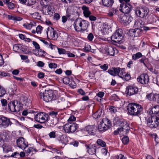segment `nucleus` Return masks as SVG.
I'll list each match as a JSON object with an SVG mask.
<instances>
[{
	"label": "nucleus",
	"instance_id": "f257e3e1",
	"mask_svg": "<svg viewBox=\"0 0 159 159\" xmlns=\"http://www.w3.org/2000/svg\"><path fill=\"white\" fill-rule=\"evenodd\" d=\"M128 114L132 116H139L143 111L142 107L135 103H129L127 106Z\"/></svg>",
	"mask_w": 159,
	"mask_h": 159
},
{
	"label": "nucleus",
	"instance_id": "f03ea898",
	"mask_svg": "<svg viewBox=\"0 0 159 159\" xmlns=\"http://www.w3.org/2000/svg\"><path fill=\"white\" fill-rule=\"evenodd\" d=\"M89 25L88 21L81 18H78L75 20L73 26L76 31L83 32L87 30Z\"/></svg>",
	"mask_w": 159,
	"mask_h": 159
},
{
	"label": "nucleus",
	"instance_id": "7ed1b4c3",
	"mask_svg": "<svg viewBox=\"0 0 159 159\" xmlns=\"http://www.w3.org/2000/svg\"><path fill=\"white\" fill-rule=\"evenodd\" d=\"M134 11L136 16L143 19L146 18L149 14V10L146 7H136Z\"/></svg>",
	"mask_w": 159,
	"mask_h": 159
},
{
	"label": "nucleus",
	"instance_id": "20e7f679",
	"mask_svg": "<svg viewBox=\"0 0 159 159\" xmlns=\"http://www.w3.org/2000/svg\"><path fill=\"white\" fill-rule=\"evenodd\" d=\"M120 3L119 10L124 13L128 14L133 9L132 6L129 2L130 0H119Z\"/></svg>",
	"mask_w": 159,
	"mask_h": 159
},
{
	"label": "nucleus",
	"instance_id": "39448f33",
	"mask_svg": "<svg viewBox=\"0 0 159 159\" xmlns=\"http://www.w3.org/2000/svg\"><path fill=\"white\" fill-rule=\"evenodd\" d=\"M39 96L41 99H42L46 102L51 101L56 98V96L51 91L45 90L44 93L40 92L39 94Z\"/></svg>",
	"mask_w": 159,
	"mask_h": 159
},
{
	"label": "nucleus",
	"instance_id": "423d86ee",
	"mask_svg": "<svg viewBox=\"0 0 159 159\" xmlns=\"http://www.w3.org/2000/svg\"><path fill=\"white\" fill-rule=\"evenodd\" d=\"M147 125L151 128H156L159 125V118L156 116H152L146 119Z\"/></svg>",
	"mask_w": 159,
	"mask_h": 159
},
{
	"label": "nucleus",
	"instance_id": "0eeeda50",
	"mask_svg": "<svg viewBox=\"0 0 159 159\" xmlns=\"http://www.w3.org/2000/svg\"><path fill=\"white\" fill-rule=\"evenodd\" d=\"M112 126L110 120L108 119L104 118L100 122L98 126V130L101 132H104L109 129Z\"/></svg>",
	"mask_w": 159,
	"mask_h": 159
},
{
	"label": "nucleus",
	"instance_id": "6e6552de",
	"mask_svg": "<svg viewBox=\"0 0 159 159\" xmlns=\"http://www.w3.org/2000/svg\"><path fill=\"white\" fill-rule=\"evenodd\" d=\"M78 125L73 122H68L63 126V129L65 133H73L77 130Z\"/></svg>",
	"mask_w": 159,
	"mask_h": 159
},
{
	"label": "nucleus",
	"instance_id": "1a4fd4ad",
	"mask_svg": "<svg viewBox=\"0 0 159 159\" xmlns=\"http://www.w3.org/2000/svg\"><path fill=\"white\" fill-rule=\"evenodd\" d=\"M48 115L45 112L38 113L34 117V120L38 122L43 124L47 122L48 119Z\"/></svg>",
	"mask_w": 159,
	"mask_h": 159
},
{
	"label": "nucleus",
	"instance_id": "9d476101",
	"mask_svg": "<svg viewBox=\"0 0 159 159\" xmlns=\"http://www.w3.org/2000/svg\"><path fill=\"white\" fill-rule=\"evenodd\" d=\"M20 103L17 100L12 101L8 104V109L12 112H18L20 110Z\"/></svg>",
	"mask_w": 159,
	"mask_h": 159
},
{
	"label": "nucleus",
	"instance_id": "9b49d317",
	"mask_svg": "<svg viewBox=\"0 0 159 159\" xmlns=\"http://www.w3.org/2000/svg\"><path fill=\"white\" fill-rule=\"evenodd\" d=\"M46 33L48 38L49 39L55 40L57 38V32L51 27H49L47 29Z\"/></svg>",
	"mask_w": 159,
	"mask_h": 159
},
{
	"label": "nucleus",
	"instance_id": "f8f14e48",
	"mask_svg": "<svg viewBox=\"0 0 159 159\" xmlns=\"http://www.w3.org/2000/svg\"><path fill=\"white\" fill-rule=\"evenodd\" d=\"M122 34L123 32H121V30H116L111 36V40L116 43H119L123 39Z\"/></svg>",
	"mask_w": 159,
	"mask_h": 159
},
{
	"label": "nucleus",
	"instance_id": "ddd939ff",
	"mask_svg": "<svg viewBox=\"0 0 159 159\" xmlns=\"http://www.w3.org/2000/svg\"><path fill=\"white\" fill-rule=\"evenodd\" d=\"M138 91V88L134 85H130L127 86L126 89V94L129 96L137 93Z\"/></svg>",
	"mask_w": 159,
	"mask_h": 159
},
{
	"label": "nucleus",
	"instance_id": "4468645a",
	"mask_svg": "<svg viewBox=\"0 0 159 159\" xmlns=\"http://www.w3.org/2000/svg\"><path fill=\"white\" fill-rule=\"evenodd\" d=\"M119 68L120 72L117 74V75L124 80L128 81L130 80L131 77L130 74L125 72V68L121 69L120 67Z\"/></svg>",
	"mask_w": 159,
	"mask_h": 159
},
{
	"label": "nucleus",
	"instance_id": "2eb2a0df",
	"mask_svg": "<svg viewBox=\"0 0 159 159\" xmlns=\"http://www.w3.org/2000/svg\"><path fill=\"white\" fill-rule=\"evenodd\" d=\"M54 9V7L52 6L48 5L44 7H42L41 11L44 15L52 16L53 13Z\"/></svg>",
	"mask_w": 159,
	"mask_h": 159
},
{
	"label": "nucleus",
	"instance_id": "dca6fc26",
	"mask_svg": "<svg viewBox=\"0 0 159 159\" xmlns=\"http://www.w3.org/2000/svg\"><path fill=\"white\" fill-rule=\"evenodd\" d=\"M120 18L121 23L125 25L129 24L133 20L132 17L129 15H121Z\"/></svg>",
	"mask_w": 159,
	"mask_h": 159
},
{
	"label": "nucleus",
	"instance_id": "f3484780",
	"mask_svg": "<svg viewBox=\"0 0 159 159\" xmlns=\"http://www.w3.org/2000/svg\"><path fill=\"white\" fill-rule=\"evenodd\" d=\"M17 146L22 149H25L28 146V142L22 137L19 138L16 140Z\"/></svg>",
	"mask_w": 159,
	"mask_h": 159
},
{
	"label": "nucleus",
	"instance_id": "a211bd4d",
	"mask_svg": "<svg viewBox=\"0 0 159 159\" xmlns=\"http://www.w3.org/2000/svg\"><path fill=\"white\" fill-rule=\"evenodd\" d=\"M149 80L148 75L146 74H141L137 78L138 81L143 84H147L149 82Z\"/></svg>",
	"mask_w": 159,
	"mask_h": 159
},
{
	"label": "nucleus",
	"instance_id": "6ab92c4d",
	"mask_svg": "<svg viewBox=\"0 0 159 159\" xmlns=\"http://www.w3.org/2000/svg\"><path fill=\"white\" fill-rule=\"evenodd\" d=\"M11 122L10 121L9 119L4 116L1 117L0 120V125L4 128H5L11 125Z\"/></svg>",
	"mask_w": 159,
	"mask_h": 159
},
{
	"label": "nucleus",
	"instance_id": "aec40b11",
	"mask_svg": "<svg viewBox=\"0 0 159 159\" xmlns=\"http://www.w3.org/2000/svg\"><path fill=\"white\" fill-rule=\"evenodd\" d=\"M86 148L88 152L91 155L95 154L96 152L97 147L95 144L86 145Z\"/></svg>",
	"mask_w": 159,
	"mask_h": 159
},
{
	"label": "nucleus",
	"instance_id": "412c9836",
	"mask_svg": "<svg viewBox=\"0 0 159 159\" xmlns=\"http://www.w3.org/2000/svg\"><path fill=\"white\" fill-rule=\"evenodd\" d=\"M8 134L6 132H1L0 134V147H2L5 144L4 141L8 139Z\"/></svg>",
	"mask_w": 159,
	"mask_h": 159
},
{
	"label": "nucleus",
	"instance_id": "4be33fe9",
	"mask_svg": "<svg viewBox=\"0 0 159 159\" xmlns=\"http://www.w3.org/2000/svg\"><path fill=\"white\" fill-rule=\"evenodd\" d=\"M113 123L114 126H121L122 124H126V121L124 119H120L119 117H115L113 120Z\"/></svg>",
	"mask_w": 159,
	"mask_h": 159
},
{
	"label": "nucleus",
	"instance_id": "5701e85b",
	"mask_svg": "<svg viewBox=\"0 0 159 159\" xmlns=\"http://www.w3.org/2000/svg\"><path fill=\"white\" fill-rule=\"evenodd\" d=\"M149 112L150 114L159 116V105H156L150 108Z\"/></svg>",
	"mask_w": 159,
	"mask_h": 159
},
{
	"label": "nucleus",
	"instance_id": "b1692460",
	"mask_svg": "<svg viewBox=\"0 0 159 159\" xmlns=\"http://www.w3.org/2000/svg\"><path fill=\"white\" fill-rule=\"evenodd\" d=\"M119 70L120 69L119 68V67H112L109 69L107 71V72L111 75L115 76L117 75V74H118V73L120 72Z\"/></svg>",
	"mask_w": 159,
	"mask_h": 159
},
{
	"label": "nucleus",
	"instance_id": "393cba45",
	"mask_svg": "<svg viewBox=\"0 0 159 159\" xmlns=\"http://www.w3.org/2000/svg\"><path fill=\"white\" fill-rule=\"evenodd\" d=\"M105 52L108 55L113 56L115 55V48L111 46H107L106 48Z\"/></svg>",
	"mask_w": 159,
	"mask_h": 159
},
{
	"label": "nucleus",
	"instance_id": "a878e982",
	"mask_svg": "<svg viewBox=\"0 0 159 159\" xmlns=\"http://www.w3.org/2000/svg\"><path fill=\"white\" fill-rule=\"evenodd\" d=\"M82 9L83 11L84 16L86 18L89 17L91 13L89 10V7L85 6L82 7Z\"/></svg>",
	"mask_w": 159,
	"mask_h": 159
},
{
	"label": "nucleus",
	"instance_id": "bb28decb",
	"mask_svg": "<svg viewBox=\"0 0 159 159\" xmlns=\"http://www.w3.org/2000/svg\"><path fill=\"white\" fill-rule=\"evenodd\" d=\"M58 120V118H49L47 122H48V125L52 127L55 126L57 124Z\"/></svg>",
	"mask_w": 159,
	"mask_h": 159
},
{
	"label": "nucleus",
	"instance_id": "cd10ccee",
	"mask_svg": "<svg viewBox=\"0 0 159 159\" xmlns=\"http://www.w3.org/2000/svg\"><path fill=\"white\" fill-rule=\"evenodd\" d=\"M146 98L151 101H154L156 100L157 95L152 93H148L146 96Z\"/></svg>",
	"mask_w": 159,
	"mask_h": 159
},
{
	"label": "nucleus",
	"instance_id": "c85d7f7f",
	"mask_svg": "<svg viewBox=\"0 0 159 159\" xmlns=\"http://www.w3.org/2000/svg\"><path fill=\"white\" fill-rule=\"evenodd\" d=\"M103 5L107 7H111L113 5L114 2L113 0H102Z\"/></svg>",
	"mask_w": 159,
	"mask_h": 159
},
{
	"label": "nucleus",
	"instance_id": "c756f323",
	"mask_svg": "<svg viewBox=\"0 0 159 159\" xmlns=\"http://www.w3.org/2000/svg\"><path fill=\"white\" fill-rule=\"evenodd\" d=\"M23 45L18 44H14L13 46V51L16 52H19L21 51Z\"/></svg>",
	"mask_w": 159,
	"mask_h": 159
},
{
	"label": "nucleus",
	"instance_id": "7c9ffc66",
	"mask_svg": "<svg viewBox=\"0 0 159 159\" xmlns=\"http://www.w3.org/2000/svg\"><path fill=\"white\" fill-rule=\"evenodd\" d=\"M126 124H122L121 125V128H118V130H120L121 131H124L126 130L127 131L129 129V126L128 124L126 121Z\"/></svg>",
	"mask_w": 159,
	"mask_h": 159
},
{
	"label": "nucleus",
	"instance_id": "2f4dec72",
	"mask_svg": "<svg viewBox=\"0 0 159 159\" xmlns=\"http://www.w3.org/2000/svg\"><path fill=\"white\" fill-rule=\"evenodd\" d=\"M2 147L4 152L6 153H7L9 152L12 151L11 147L10 145L5 144Z\"/></svg>",
	"mask_w": 159,
	"mask_h": 159
},
{
	"label": "nucleus",
	"instance_id": "473e14b6",
	"mask_svg": "<svg viewBox=\"0 0 159 159\" xmlns=\"http://www.w3.org/2000/svg\"><path fill=\"white\" fill-rule=\"evenodd\" d=\"M110 29V26L107 24L105 23L103 24L102 31L105 34H107L108 31Z\"/></svg>",
	"mask_w": 159,
	"mask_h": 159
},
{
	"label": "nucleus",
	"instance_id": "72a5a7b5",
	"mask_svg": "<svg viewBox=\"0 0 159 159\" xmlns=\"http://www.w3.org/2000/svg\"><path fill=\"white\" fill-rule=\"evenodd\" d=\"M118 11L116 9L113 8L110 9L109 10L108 12L107 13V15L111 17L112 16L116 14L117 11Z\"/></svg>",
	"mask_w": 159,
	"mask_h": 159
},
{
	"label": "nucleus",
	"instance_id": "f704fd0d",
	"mask_svg": "<svg viewBox=\"0 0 159 159\" xmlns=\"http://www.w3.org/2000/svg\"><path fill=\"white\" fill-rule=\"evenodd\" d=\"M58 114V112L57 111H51L49 112V118H52L55 119L57 118V115Z\"/></svg>",
	"mask_w": 159,
	"mask_h": 159
},
{
	"label": "nucleus",
	"instance_id": "c9c22d12",
	"mask_svg": "<svg viewBox=\"0 0 159 159\" xmlns=\"http://www.w3.org/2000/svg\"><path fill=\"white\" fill-rule=\"evenodd\" d=\"M144 22L142 20L139 21H135L134 24V25L135 27H137L140 28H142L144 26Z\"/></svg>",
	"mask_w": 159,
	"mask_h": 159
},
{
	"label": "nucleus",
	"instance_id": "e433bc0d",
	"mask_svg": "<svg viewBox=\"0 0 159 159\" xmlns=\"http://www.w3.org/2000/svg\"><path fill=\"white\" fill-rule=\"evenodd\" d=\"M36 152V149L32 147H29L27 150H25V152L28 155H29L30 153H31V154H34Z\"/></svg>",
	"mask_w": 159,
	"mask_h": 159
},
{
	"label": "nucleus",
	"instance_id": "4c0bfd02",
	"mask_svg": "<svg viewBox=\"0 0 159 159\" xmlns=\"http://www.w3.org/2000/svg\"><path fill=\"white\" fill-rule=\"evenodd\" d=\"M142 56V55L141 52H138L135 54H134L132 56V59L134 60H137Z\"/></svg>",
	"mask_w": 159,
	"mask_h": 159
},
{
	"label": "nucleus",
	"instance_id": "58836bf2",
	"mask_svg": "<svg viewBox=\"0 0 159 159\" xmlns=\"http://www.w3.org/2000/svg\"><path fill=\"white\" fill-rule=\"evenodd\" d=\"M23 26L25 29L28 30H30L34 26L33 23L32 22H30V23H25L23 24Z\"/></svg>",
	"mask_w": 159,
	"mask_h": 159
},
{
	"label": "nucleus",
	"instance_id": "ea45409f",
	"mask_svg": "<svg viewBox=\"0 0 159 159\" xmlns=\"http://www.w3.org/2000/svg\"><path fill=\"white\" fill-rule=\"evenodd\" d=\"M96 143L98 145L101 147H105L106 146L105 142L101 139H98Z\"/></svg>",
	"mask_w": 159,
	"mask_h": 159
},
{
	"label": "nucleus",
	"instance_id": "a19ab883",
	"mask_svg": "<svg viewBox=\"0 0 159 159\" xmlns=\"http://www.w3.org/2000/svg\"><path fill=\"white\" fill-rule=\"evenodd\" d=\"M93 126L92 125H89L85 127V130L88 132L89 134H91L93 133Z\"/></svg>",
	"mask_w": 159,
	"mask_h": 159
},
{
	"label": "nucleus",
	"instance_id": "79ce46f5",
	"mask_svg": "<svg viewBox=\"0 0 159 159\" xmlns=\"http://www.w3.org/2000/svg\"><path fill=\"white\" fill-rule=\"evenodd\" d=\"M53 153H56L58 155H63V152L60 149L56 148H53L52 149Z\"/></svg>",
	"mask_w": 159,
	"mask_h": 159
},
{
	"label": "nucleus",
	"instance_id": "37998d69",
	"mask_svg": "<svg viewBox=\"0 0 159 159\" xmlns=\"http://www.w3.org/2000/svg\"><path fill=\"white\" fill-rule=\"evenodd\" d=\"M59 140L62 143L65 145L67 143V138L63 135L60 136Z\"/></svg>",
	"mask_w": 159,
	"mask_h": 159
},
{
	"label": "nucleus",
	"instance_id": "c03bdc74",
	"mask_svg": "<svg viewBox=\"0 0 159 159\" xmlns=\"http://www.w3.org/2000/svg\"><path fill=\"white\" fill-rule=\"evenodd\" d=\"M135 37L140 36L142 35L143 30L139 28L135 29Z\"/></svg>",
	"mask_w": 159,
	"mask_h": 159
},
{
	"label": "nucleus",
	"instance_id": "a18cd8bd",
	"mask_svg": "<svg viewBox=\"0 0 159 159\" xmlns=\"http://www.w3.org/2000/svg\"><path fill=\"white\" fill-rule=\"evenodd\" d=\"M6 91L5 89L0 86V97H3L6 93Z\"/></svg>",
	"mask_w": 159,
	"mask_h": 159
},
{
	"label": "nucleus",
	"instance_id": "49530a36",
	"mask_svg": "<svg viewBox=\"0 0 159 159\" xmlns=\"http://www.w3.org/2000/svg\"><path fill=\"white\" fill-rule=\"evenodd\" d=\"M38 55L39 57H44L46 54V53L42 49H40L38 50Z\"/></svg>",
	"mask_w": 159,
	"mask_h": 159
},
{
	"label": "nucleus",
	"instance_id": "de8ad7c7",
	"mask_svg": "<svg viewBox=\"0 0 159 159\" xmlns=\"http://www.w3.org/2000/svg\"><path fill=\"white\" fill-rule=\"evenodd\" d=\"M21 51H22L24 53L26 54H29L31 53V51H30L26 47H25L24 46H22V49H21Z\"/></svg>",
	"mask_w": 159,
	"mask_h": 159
},
{
	"label": "nucleus",
	"instance_id": "09e8293b",
	"mask_svg": "<svg viewBox=\"0 0 159 159\" xmlns=\"http://www.w3.org/2000/svg\"><path fill=\"white\" fill-rule=\"evenodd\" d=\"M32 17L35 19H39L40 17L39 13L38 12H35L31 14Z\"/></svg>",
	"mask_w": 159,
	"mask_h": 159
},
{
	"label": "nucleus",
	"instance_id": "8fccbe9b",
	"mask_svg": "<svg viewBox=\"0 0 159 159\" xmlns=\"http://www.w3.org/2000/svg\"><path fill=\"white\" fill-rule=\"evenodd\" d=\"M48 135L50 139H54L56 137V131H52L50 132Z\"/></svg>",
	"mask_w": 159,
	"mask_h": 159
},
{
	"label": "nucleus",
	"instance_id": "3c124183",
	"mask_svg": "<svg viewBox=\"0 0 159 159\" xmlns=\"http://www.w3.org/2000/svg\"><path fill=\"white\" fill-rule=\"evenodd\" d=\"M129 138L128 137H124L122 139V141L123 143L125 144H127L129 142Z\"/></svg>",
	"mask_w": 159,
	"mask_h": 159
},
{
	"label": "nucleus",
	"instance_id": "603ef678",
	"mask_svg": "<svg viewBox=\"0 0 159 159\" xmlns=\"http://www.w3.org/2000/svg\"><path fill=\"white\" fill-rule=\"evenodd\" d=\"M43 29V27L41 25H39L36 28V32L38 34H40Z\"/></svg>",
	"mask_w": 159,
	"mask_h": 159
},
{
	"label": "nucleus",
	"instance_id": "864d4df0",
	"mask_svg": "<svg viewBox=\"0 0 159 159\" xmlns=\"http://www.w3.org/2000/svg\"><path fill=\"white\" fill-rule=\"evenodd\" d=\"M109 109L111 111L114 113H115L117 111V108L113 106H109Z\"/></svg>",
	"mask_w": 159,
	"mask_h": 159
},
{
	"label": "nucleus",
	"instance_id": "5fc2aeb1",
	"mask_svg": "<svg viewBox=\"0 0 159 159\" xmlns=\"http://www.w3.org/2000/svg\"><path fill=\"white\" fill-rule=\"evenodd\" d=\"M101 113L100 112L97 111L93 114V118L96 119L100 118L101 116Z\"/></svg>",
	"mask_w": 159,
	"mask_h": 159
},
{
	"label": "nucleus",
	"instance_id": "6e6d98bb",
	"mask_svg": "<svg viewBox=\"0 0 159 159\" xmlns=\"http://www.w3.org/2000/svg\"><path fill=\"white\" fill-rule=\"evenodd\" d=\"M69 84L70 87L72 89L75 88L76 87V84L73 80H71Z\"/></svg>",
	"mask_w": 159,
	"mask_h": 159
},
{
	"label": "nucleus",
	"instance_id": "4d7b16f0",
	"mask_svg": "<svg viewBox=\"0 0 159 159\" xmlns=\"http://www.w3.org/2000/svg\"><path fill=\"white\" fill-rule=\"evenodd\" d=\"M100 68L103 71H106L108 68V65L107 64H105L103 65L100 66Z\"/></svg>",
	"mask_w": 159,
	"mask_h": 159
},
{
	"label": "nucleus",
	"instance_id": "13d9d810",
	"mask_svg": "<svg viewBox=\"0 0 159 159\" xmlns=\"http://www.w3.org/2000/svg\"><path fill=\"white\" fill-rule=\"evenodd\" d=\"M40 4L42 7H44L48 5L47 4V2L46 0H41L40 2Z\"/></svg>",
	"mask_w": 159,
	"mask_h": 159
},
{
	"label": "nucleus",
	"instance_id": "bf43d9fd",
	"mask_svg": "<svg viewBox=\"0 0 159 159\" xmlns=\"http://www.w3.org/2000/svg\"><path fill=\"white\" fill-rule=\"evenodd\" d=\"M7 7L11 9H13L14 8L15 5L14 4L11 2H9L7 5Z\"/></svg>",
	"mask_w": 159,
	"mask_h": 159
},
{
	"label": "nucleus",
	"instance_id": "052dcab7",
	"mask_svg": "<svg viewBox=\"0 0 159 159\" xmlns=\"http://www.w3.org/2000/svg\"><path fill=\"white\" fill-rule=\"evenodd\" d=\"M135 29L130 30L129 32L130 36L133 37H135Z\"/></svg>",
	"mask_w": 159,
	"mask_h": 159
},
{
	"label": "nucleus",
	"instance_id": "680f3d73",
	"mask_svg": "<svg viewBox=\"0 0 159 159\" xmlns=\"http://www.w3.org/2000/svg\"><path fill=\"white\" fill-rule=\"evenodd\" d=\"M101 152L102 155L106 156L108 152L107 150L105 148H103L101 149Z\"/></svg>",
	"mask_w": 159,
	"mask_h": 159
},
{
	"label": "nucleus",
	"instance_id": "e2e57ef3",
	"mask_svg": "<svg viewBox=\"0 0 159 159\" xmlns=\"http://www.w3.org/2000/svg\"><path fill=\"white\" fill-rule=\"evenodd\" d=\"M70 81V79L68 77H64L63 79V82L65 84H69Z\"/></svg>",
	"mask_w": 159,
	"mask_h": 159
},
{
	"label": "nucleus",
	"instance_id": "0e129e2a",
	"mask_svg": "<svg viewBox=\"0 0 159 159\" xmlns=\"http://www.w3.org/2000/svg\"><path fill=\"white\" fill-rule=\"evenodd\" d=\"M91 47L90 45H87L83 48L84 51L86 52H89L90 51Z\"/></svg>",
	"mask_w": 159,
	"mask_h": 159
},
{
	"label": "nucleus",
	"instance_id": "69168bd1",
	"mask_svg": "<svg viewBox=\"0 0 159 159\" xmlns=\"http://www.w3.org/2000/svg\"><path fill=\"white\" fill-rule=\"evenodd\" d=\"M1 102L2 106L5 107L7 105V102L6 99H1Z\"/></svg>",
	"mask_w": 159,
	"mask_h": 159
},
{
	"label": "nucleus",
	"instance_id": "338daca9",
	"mask_svg": "<svg viewBox=\"0 0 159 159\" xmlns=\"http://www.w3.org/2000/svg\"><path fill=\"white\" fill-rule=\"evenodd\" d=\"M57 50L58 52L60 54L66 53V51L64 49L58 48Z\"/></svg>",
	"mask_w": 159,
	"mask_h": 159
},
{
	"label": "nucleus",
	"instance_id": "774afa93",
	"mask_svg": "<svg viewBox=\"0 0 159 159\" xmlns=\"http://www.w3.org/2000/svg\"><path fill=\"white\" fill-rule=\"evenodd\" d=\"M115 159H127V158L124 155L120 154L115 157Z\"/></svg>",
	"mask_w": 159,
	"mask_h": 159
}]
</instances>
